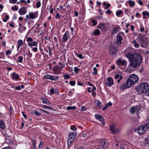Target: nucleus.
Returning a JSON list of instances; mask_svg holds the SVG:
<instances>
[{
	"mask_svg": "<svg viewBox=\"0 0 149 149\" xmlns=\"http://www.w3.org/2000/svg\"><path fill=\"white\" fill-rule=\"evenodd\" d=\"M126 57L129 59L130 64L127 67L128 70L133 71L138 69L142 61V58L140 55L128 53L126 55Z\"/></svg>",
	"mask_w": 149,
	"mask_h": 149,
	"instance_id": "1",
	"label": "nucleus"
},
{
	"mask_svg": "<svg viewBox=\"0 0 149 149\" xmlns=\"http://www.w3.org/2000/svg\"><path fill=\"white\" fill-rule=\"evenodd\" d=\"M149 90V85L146 82H142L137 86V92L139 94H147Z\"/></svg>",
	"mask_w": 149,
	"mask_h": 149,
	"instance_id": "2",
	"label": "nucleus"
},
{
	"mask_svg": "<svg viewBox=\"0 0 149 149\" xmlns=\"http://www.w3.org/2000/svg\"><path fill=\"white\" fill-rule=\"evenodd\" d=\"M148 126L146 125V124L140 125L135 129V132L138 133L140 135H143L147 131L149 130Z\"/></svg>",
	"mask_w": 149,
	"mask_h": 149,
	"instance_id": "3",
	"label": "nucleus"
},
{
	"mask_svg": "<svg viewBox=\"0 0 149 149\" xmlns=\"http://www.w3.org/2000/svg\"><path fill=\"white\" fill-rule=\"evenodd\" d=\"M133 84L134 83L129 78L126 82L120 85L119 88L121 90L125 89L130 88Z\"/></svg>",
	"mask_w": 149,
	"mask_h": 149,
	"instance_id": "4",
	"label": "nucleus"
},
{
	"mask_svg": "<svg viewBox=\"0 0 149 149\" xmlns=\"http://www.w3.org/2000/svg\"><path fill=\"white\" fill-rule=\"evenodd\" d=\"M138 39L140 43L141 47L144 48H146L148 43L147 38L141 35L138 38Z\"/></svg>",
	"mask_w": 149,
	"mask_h": 149,
	"instance_id": "5",
	"label": "nucleus"
},
{
	"mask_svg": "<svg viewBox=\"0 0 149 149\" xmlns=\"http://www.w3.org/2000/svg\"><path fill=\"white\" fill-rule=\"evenodd\" d=\"M44 78L49 79L53 81H56L59 79V77L57 76H53L48 74L45 75L44 77Z\"/></svg>",
	"mask_w": 149,
	"mask_h": 149,
	"instance_id": "6",
	"label": "nucleus"
},
{
	"mask_svg": "<svg viewBox=\"0 0 149 149\" xmlns=\"http://www.w3.org/2000/svg\"><path fill=\"white\" fill-rule=\"evenodd\" d=\"M129 78L134 84L137 82L139 80L138 77L134 74L131 75Z\"/></svg>",
	"mask_w": 149,
	"mask_h": 149,
	"instance_id": "7",
	"label": "nucleus"
},
{
	"mask_svg": "<svg viewBox=\"0 0 149 149\" xmlns=\"http://www.w3.org/2000/svg\"><path fill=\"white\" fill-rule=\"evenodd\" d=\"M108 143L104 140L101 141L98 148L99 149H107V147Z\"/></svg>",
	"mask_w": 149,
	"mask_h": 149,
	"instance_id": "8",
	"label": "nucleus"
},
{
	"mask_svg": "<svg viewBox=\"0 0 149 149\" xmlns=\"http://www.w3.org/2000/svg\"><path fill=\"white\" fill-rule=\"evenodd\" d=\"M140 110V107L139 106H136L135 107H133L130 108V112L132 114H134L136 112L138 113Z\"/></svg>",
	"mask_w": 149,
	"mask_h": 149,
	"instance_id": "9",
	"label": "nucleus"
},
{
	"mask_svg": "<svg viewBox=\"0 0 149 149\" xmlns=\"http://www.w3.org/2000/svg\"><path fill=\"white\" fill-rule=\"evenodd\" d=\"M95 117L97 120L100 121L103 125H105L104 119L101 115L98 114H96L95 115Z\"/></svg>",
	"mask_w": 149,
	"mask_h": 149,
	"instance_id": "10",
	"label": "nucleus"
},
{
	"mask_svg": "<svg viewBox=\"0 0 149 149\" xmlns=\"http://www.w3.org/2000/svg\"><path fill=\"white\" fill-rule=\"evenodd\" d=\"M106 84L107 86H111L113 84V79L111 77H109L107 78Z\"/></svg>",
	"mask_w": 149,
	"mask_h": 149,
	"instance_id": "11",
	"label": "nucleus"
},
{
	"mask_svg": "<svg viewBox=\"0 0 149 149\" xmlns=\"http://www.w3.org/2000/svg\"><path fill=\"white\" fill-rule=\"evenodd\" d=\"M116 63L118 65H121L123 66H126L127 64V62L125 60H122L120 59L117 60L116 61Z\"/></svg>",
	"mask_w": 149,
	"mask_h": 149,
	"instance_id": "12",
	"label": "nucleus"
},
{
	"mask_svg": "<svg viewBox=\"0 0 149 149\" xmlns=\"http://www.w3.org/2000/svg\"><path fill=\"white\" fill-rule=\"evenodd\" d=\"M110 128L112 133H115L118 132L119 130L118 129H116L115 128V125H112L110 126Z\"/></svg>",
	"mask_w": 149,
	"mask_h": 149,
	"instance_id": "13",
	"label": "nucleus"
},
{
	"mask_svg": "<svg viewBox=\"0 0 149 149\" xmlns=\"http://www.w3.org/2000/svg\"><path fill=\"white\" fill-rule=\"evenodd\" d=\"M19 13L21 15L25 14L27 12V10L24 7L20 8L18 11Z\"/></svg>",
	"mask_w": 149,
	"mask_h": 149,
	"instance_id": "14",
	"label": "nucleus"
},
{
	"mask_svg": "<svg viewBox=\"0 0 149 149\" xmlns=\"http://www.w3.org/2000/svg\"><path fill=\"white\" fill-rule=\"evenodd\" d=\"M77 134L75 132H70L69 134L68 139L72 140H74Z\"/></svg>",
	"mask_w": 149,
	"mask_h": 149,
	"instance_id": "15",
	"label": "nucleus"
},
{
	"mask_svg": "<svg viewBox=\"0 0 149 149\" xmlns=\"http://www.w3.org/2000/svg\"><path fill=\"white\" fill-rule=\"evenodd\" d=\"M97 28L101 29V30L102 31H106L107 29L106 27L105 26L104 24L103 23L99 24H98Z\"/></svg>",
	"mask_w": 149,
	"mask_h": 149,
	"instance_id": "16",
	"label": "nucleus"
},
{
	"mask_svg": "<svg viewBox=\"0 0 149 149\" xmlns=\"http://www.w3.org/2000/svg\"><path fill=\"white\" fill-rule=\"evenodd\" d=\"M68 37L69 32L68 31H66L65 32L63 38V42H64L67 41L68 40Z\"/></svg>",
	"mask_w": 149,
	"mask_h": 149,
	"instance_id": "17",
	"label": "nucleus"
},
{
	"mask_svg": "<svg viewBox=\"0 0 149 149\" xmlns=\"http://www.w3.org/2000/svg\"><path fill=\"white\" fill-rule=\"evenodd\" d=\"M11 76L13 80L16 81L19 78V75L15 72L12 73Z\"/></svg>",
	"mask_w": 149,
	"mask_h": 149,
	"instance_id": "18",
	"label": "nucleus"
},
{
	"mask_svg": "<svg viewBox=\"0 0 149 149\" xmlns=\"http://www.w3.org/2000/svg\"><path fill=\"white\" fill-rule=\"evenodd\" d=\"M118 49H117V48L113 46L111 47L110 48V54H114L116 53Z\"/></svg>",
	"mask_w": 149,
	"mask_h": 149,
	"instance_id": "19",
	"label": "nucleus"
},
{
	"mask_svg": "<svg viewBox=\"0 0 149 149\" xmlns=\"http://www.w3.org/2000/svg\"><path fill=\"white\" fill-rule=\"evenodd\" d=\"M116 39V43L118 45L120 44L121 43V41L123 39L122 36L118 34L117 35Z\"/></svg>",
	"mask_w": 149,
	"mask_h": 149,
	"instance_id": "20",
	"label": "nucleus"
},
{
	"mask_svg": "<svg viewBox=\"0 0 149 149\" xmlns=\"http://www.w3.org/2000/svg\"><path fill=\"white\" fill-rule=\"evenodd\" d=\"M23 41L22 40L20 39L18 40L17 44V51L19 49L20 47L23 45Z\"/></svg>",
	"mask_w": 149,
	"mask_h": 149,
	"instance_id": "21",
	"label": "nucleus"
},
{
	"mask_svg": "<svg viewBox=\"0 0 149 149\" xmlns=\"http://www.w3.org/2000/svg\"><path fill=\"white\" fill-rule=\"evenodd\" d=\"M100 33V31L99 30L96 29H94L93 33H91L92 35L95 36L96 35H98Z\"/></svg>",
	"mask_w": 149,
	"mask_h": 149,
	"instance_id": "22",
	"label": "nucleus"
},
{
	"mask_svg": "<svg viewBox=\"0 0 149 149\" xmlns=\"http://www.w3.org/2000/svg\"><path fill=\"white\" fill-rule=\"evenodd\" d=\"M120 28L119 26H117L115 27L112 31V34H114L116 33L118 31Z\"/></svg>",
	"mask_w": 149,
	"mask_h": 149,
	"instance_id": "23",
	"label": "nucleus"
},
{
	"mask_svg": "<svg viewBox=\"0 0 149 149\" xmlns=\"http://www.w3.org/2000/svg\"><path fill=\"white\" fill-rule=\"evenodd\" d=\"M29 46L31 48H33V46L37 47V43L36 41H33L31 43H29Z\"/></svg>",
	"mask_w": 149,
	"mask_h": 149,
	"instance_id": "24",
	"label": "nucleus"
},
{
	"mask_svg": "<svg viewBox=\"0 0 149 149\" xmlns=\"http://www.w3.org/2000/svg\"><path fill=\"white\" fill-rule=\"evenodd\" d=\"M30 18L32 19H34L36 17V13H29Z\"/></svg>",
	"mask_w": 149,
	"mask_h": 149,
	"instance_id": "25",
	"label": "nucleus"
},
{
	"mask_svg": "<svg viewBox=\"0 0 149 149\" xmlns=\"http://www.w3.org/2000/svg\"><path fill=\"white\" fill-rule=\"evenodd\" d=\"M0 128L3 130L5 128L4 123L2 120L0 121Z\"/></svg>",
	"mask_w": 149,
	"mask_h": 149,
	"instance_id": "26",
	"label": "nucleus"
},
{
	"mask_svg": "<svg viewBox=\"0 0 149 149\" xmlns=\"http://www.w3.org/2000/svg\"><path fill=\"white\" fill-rule=\"evenodd\" d=\"M42 100L43 103L44 104H49V102L47 99L45 97H44L42 98Z\"/></svg>",
	"mask_w": 149,
	"mask_h": 149,
	"instance_id": "27",
	"label": "nucleus"
},
{
	"mask_svg": "<svg viewBox=\"0 0 149 149\" xmlns=\"http://www.w3.org/2000/svg\"><path fill=\"white\" fill-rule=\"evenodd\" d=\"M128 3L131 7L134 6L135 5V2L131 0H129L128 1Z\"/></svg>",
	"mask_w": 149,
	"mask_h": 149,
	"instance_id": "28",
	"label": "nucleus"
},
{
	"mask_svg": "<svg viewBox=\"0 0 149 149\" xmlns=\"http://www.w3.org/2000/svg\"><path fill=\"white\" fill-rule=\"evenodd\" d=\"M58 64L60 65V66L59 65L58 66L57 68L58 69H60L61 68H64L65 67V65L62 64L61 62H58Z\"/></svg>",
	"mask_w": 149,
	"mask_h": 149,
	"instance_id": "29",
	"label": "nucleus"
},
{
	"mask_svg": "<svg viewBox=\"0 0 149 149\" xmlns=\"http://www.w3.org/2000/svg\"><path fill=\"white\" fill-rule=\"evenodd\" d=\"M33 40V39L31 38L28 37L26 40V41L28 42V45H29V43H31Z\"/></svg>",
	"mask_w": 149,
	"mask_h": 149,
	"instance_id": "30",
	"label": "nucleus"
},
{
	"mask_svg": "<svg viewBox=\"0 0 149 149\" xmlns=\"http://www.w3.org/2000/svg\"><path fill=\"white\" fill-rule=\"evenodd\" d=\"M103 5L104 6L106 5V6L104 7V8L105 9H107L110 6V5L109 3L107 4L106 3L104 2L103 3Z\"/></svg>",
	"mask_w": 149,
	"mask_h": 149,
	"instance_id": "31",
	"label": "nucleus"
},
{
	"mask_svg": "<svg viewBox=\"0 0 149 149\" xmlns=\"http://www.w3.org/2000/svg\"><path fill=\"white\" fill-rule=\"evenodd\" d=\"M76 109V107L74 106L70 107L68 106L67 108V109L68 110H70L71 109L75 110Z\"/></svg>",
	"mask_w": 149,
	"mask_h": 149,
	"instance_id": "32",
	"label": "nucleus"
},
{
	"mask_svg": "<svg viewBox=\"0 0 149 149\" xmlns=\"http://www.w3.org/2000/svg\"><path fill=\"white\" fill-rule=\"evenodd\" d=\"M144 16L147 15L149 17V12L147 11H144L142 12Z\"/></svg>",
	"mask_w": 149,
	"mask_h": 149,
	"instance_id": "33",
	"label": "nucleus"
},
{
	"mask_svg": "<svg viewBox=\"0 0 149 149\" xmlns=\"http://www.w3.org/2000/svg\"><path fill=\"white\" fill-rule=\"evenodd\" d=\"M23 59V57L22 56H19V59L17 61L19 63H21L22 62Z\"/></svg>",
	"mask_w": 149,
	"mask_h": 149,
	"instance_id": "34",
	"label": "nucleus"
},
{
	"mask_svg": "<svg viewBox=\"0 0 149 149\" xmlns=\"http://www.w3.org/2000/svg\"><path fill=\"white\" fill-rule=\"evenodd\" d=\"M93 70L94 72H93V73L95 75H96L97 74V69L96 67H94Z\"/></svg>",
	"mask_w": 149,
	"mask_h": 149,
	"instance_id": "35",
	"label": "nucleus"
},
{
	"mask_svg": "<svg viewBox=\"0 0 149 149\" xmlns=\"http://www.w3.org/2000/svg\"><path fill=\"white\" fill-rule=\"evenodd\" d=\"M42 107L44 109H52V108L45 105H43Z\"/></svg>",
	"mask_w": 149,
	"mask_h": 149,
	"instance_id": "36",
	"label": "nucleus"
},
{
	"mask_svg": "<svg viewBox=\"0 0 149 149\" xmlns=\"http://www.w3.org/2000/svg\"><path fill=\"white\" fill-rule=\"evenodd\" d=\"M73 141V140H71L70 139H68L67 140L68 145V146L70 145Z\"/></svg>",
	"mask_w": 149,
	"mask_h": 149,
	"instance_id": "37",
	"label": "nucleus"
},
{
	"mask_svg": "<svg viewBox=\"0 0 149 149\" xmlns=\"http://www.w3.org/2000/svg\"><path fill=\"white\" fill-rule=\"evenodd\" d=\"M11 9L12 10H18V8L17 6L16 5H15L14 7H12Z\"/></svg>",
	"mask_w": 149,
	"mask_h": 149,
	"instance_id": "38",
	"label": "nucleus"
},
{
	"mask_svg": "<svg viewBox=\"0 0 149 149\" xmlns=\"http://www.w3.org/2000/svg\"><path fill=\"white\" fill-rule=\"evenodd\" d=\"M91 22L93 23V26H94L97 24V21L94 19H92L91 20Z\"/></svg>",
	"mask_w": 149,
	"mask_h": 149,
	"instance_id": "39",
	"label": "nucleus"
},
{
	"mask_svg": "<svg viewBox=\"0 0 149 149\" xmlns=\"http://www.w3.org/2000/svg\"><path fill=\"white\" fill-rule=\"evenodd\" d=\"M76 56L79 58H80V59H83V57L82 54H78L77 53H76Z\"/></svg>",
	"mask_w": 149,
	"mask_h": 149,
	"instance_id": "40",
	"label": "nucleus"
},
{
	"mask_svg": "<svg viewBox=\"0 0 149 149\" xmlns=\"http://www.w3.org/2000/svg\"><path fill=\"white\" fill-rule=\"evenodd\" d=\"M76 82L75 81H71L69 82L70 84L72 86H74Z\"/></svg>",
	"mask_w": 149,
	"mask_h": 149,
	"instance_id": "41",
	"label": "nucleus"
},
{
	"mask_svg": "<svg viewBox=\"0 0 149 149\" xmlns=\"http://www.w3.org/2000/svg\"><path fill=\"white\" fill-rule=\"evenodd\" d=\"M122 13V11L121 10H119L118 11H117L116 12V15L117 16L119 15Z\"/></svg>",
	"mask_w": 149,
	"mask_h": 149,
	"instance_id": "42",
	"label": "nucleus"
},
{
	"mask_svg": "<svg viewBox=\"0 0 149 149\" xmlns=\"http://www.w3.org/2000/svg\"><path fill=\"white\" fill-rule=\"evenodd\" d=\"M41 2L40 1H39L37 2L36 4V7L37 8H39L41 5Z\"/></svg>",
	"mask_w": 149,
	"mask_h": 149,
	"instance_id": "43",
	"label": "nucleus"
},
{
	"mask_svg": "<svg viewBox=\"0 0 149 149\" xmlns=\"http://www.w3.org/2000/svg\"><path fill=\"white\" fill-rule=\"evenodd\" d=\"M70 76L68 74L64 75L63 76V78L64 79H68L70 78Z\"/></svg>",
	"mask_w": 149,
	"mask_h": 149,
	"instance_id": "44",
	"label": "nucleus"
},
{
	"mask_svg": "<svg viewBox=\"0 0 149 149\" xmlns=\"http://www.w3.org/2000/svg\"><path fill=\"white\" fill-rule=\"evenodd\" d=\"M50 95L54 94L55 93L54 88H52L50 90Z\"/></svg>",
	"mask_w": 149,
	"mask_h": 149,
	"instance_id": "45",
	"label": "nucleus"
},
{
	"mask_svg": "<svg viewBox=\"0 0 149 149\" xmlns=\"http://www.w3.org/2000/svg\"><path fill=\"white\" fill-rule=\"evenodd\" d=\"M79 69L77 67H75L74 68V71L76 73L78 72L79 71Z\"/></svg>",
	"mask_w": 149,
	"mask_h": 149,
	"instance_id": "46",
	"label": "nucleus"
},
{
	"mask_svg": "<svg viewBox=\"0 0 149 149\" xmlns=\"http://www.w3.org/2000/svg\"><path fill=\"white\" fill-rule=\"evenodd\" d=\"M70 129L73 131H76L77 130V128L74 126L73 125L70 127Z\"/></svg>",
	"mask_w": 149,
	"mask_h": 149,
	"instance_id": "47",
	"label": "nucleus"
},
{
	"mask_svg": "<svg viewBox=\"0 0 149 149\" xmlns=\"http://www.w3.org/2000/svg\"><path fill=\"white\" fill-rule=\"evenodd\" d=\"M9 18V17L8 15H6V18H4L3 19V21L4 22H6L7 21V20Z\"/></svg>",
	"mask_w": 149,
	"mask_h": 149,
	"instance_id": "48",
	"label": "nucleus"
},
{
	"mask_svg": "<svg viewBox=\"0 0 149 149\" xmlns=\"http://www.w3.org/2000/svg\"><path fill=\"white\" fill-rule=\"evenodd\" d=\"M145 141L146 144H148L149 145V138H146L145 139Z\"/></svg>",
	"mask_w": 149,
	"mask_h": 149,
	"instance_id": "49",
	"label": "nucleus"
},
{
	"mask_svg": "<svg viewBox=\"0 0 149 149\" xmlns=\"http://www.w3.org/2000/svg\"><path fill=\"white\" fill-rule=\"evenodd\" d=\"M34 114L37 116H39L40 115V114L37 111H35V112Z\"/></svg>",
	"mask_w": 149,
	"mask_h": 149,
	"instance_id": "50",
	"label": "nucleus"
},
{
	"mask_svg": "<svg viewBox=\"0 0 149 149\" xmlns=\"http://www.w3.org/2000/svg\"><path fill=\"white\" fill-rule=\"evenodd\" d=\"M81 110L83 111H85L86 110V108L84 106H82L81 108Z\"/></svg>",
	"mask_w": 149,
	"mask_h": 149,
	"instance_id": "51",
	"label": "nucleus"
},
{
	"mask_svg": "<svg viewBox=\"0 0 149 149\" xmlns=\"http://www.w3.org/2000/svg\"><path fill=\"white\" fill-rule=\"evenodd\" d=\"M17 0H9L10 2L15 4L16 3Z\"/></svg>",
	"mask_w": 149,
	"mask_h": 149,
	"instance_id": "52",
	"label": "nucleus"
},
{
	"mask_svg": "<svg viewBox=\"0 0 149 149\" xmlns=\"http://www.w3.org/2000/svg\"><path fill=\"white\" fill-rule=\"evenodd\" d=\"M123 78V76L122 75H120L119 78L117 80V82L118 83H119L120 81V80L122 79Z\"/></svg>",
	"mask_w": 149,
	"mask_h": 149,
	"instance_id": "53",
	"label": "nucleus"
},
{
	"mask_svg": "<svg viewBox=\"0 0 149 149\" xmlns=\"http://www.w3.org/2000/svg\"><path fill=\"white\" fill-rule=\"evenodd\" d=\"M92 88H91V92H93V91H95L96 89V88L95 87L93 86Z\"/></svg>",
	"mask_w": 149,
	"mask_h": 149,
	"instance_id": "54",
	"label": "nucleus"
},
{
	"mask_svg": "<svg viewBox=\"0 0 149 149\" xmlns=\"http://www.w3.org/2000/svg\"><path fill=\"white\" fill-rule=\"evenodd\" d=\"M43 144V142H42L41 141L39 146V148H42Z\"/></svg>",
	"mask_w": 149,
	"mask_h": 149,
	"instance_id": "55",
	"label": "nucleus"
},
{
	"mask_svg": "<svg viewBox=\"0 0 149 149\" xmlns=\"http://www.w3.org/2000/svg\"><path fill=\"white\" fill-rule=\"evenodd\" d=\"M134 46L136 47V48H139V44H138L137 42L135 43V44H134Z\"/></svg>",
	"mask_w": 149,
	"mask_h": 149,
	"instance_id": "56",
	"label": "nucleus"
},
{
	"mask_svg": "<svg viewBox=\"0 0 149 149\" xmlns=\"http://www.w3.org/2000/svg\"><path fill=\"white\" fill-rule=\"evenodd\" d=\"M111 13V11L109 9H108L106 12V13H107L108 14H110Z\"/></svg>",
	"mask_w": 149,
	"mask_h": 149,
	"instance_id": "57",
	"label": "nucleus"
},
{
	"mask_svg": "<svg viewBox=\"0 0 149 149\" xmlns=\"http://www.w3.org/2000/svg\"><path fill=\"white\" fill-rule=\"evenodd\" d=\"M120 77V76L119 75L117 74L115 76L114 78L115 79H116L119 78Z\"/></svg>",
	"mask_w": 149,
	"mask_h": 149,
	"instance_id": "58",
	"label": "nucleus"
},
{
	"mask_svg": "<svg viewBox=\"0 0 149 149\" xmlns=\"http://www.w3.org/2000/svg\"><path fill=\"white\" fill-rule=\"evenodd\" d=\"M77 84L78 86H83V84L80 81H78L77 82Z\"/></svg>",
	"mask_w": 149,
	"mask_h": 149,
	"instance_id": "59",
	"label": "nucleus"
},
{
	"mask_svg": "<svg viewBox=\"0 0 149 149\" xmlns=\"http://www.w3.org/2000/svg\"><path fill=\"white\" fill-rule=\"evenodd\" d=\"M60 16L59 14H56L55 16V18L56 19L59 18H60Z\"/></svg>",
	"mask_w": 149,
	"mask_h": 149,
	"instance_id": "60",
	"label": "nucleus"
},
{
	"mask_svg": "<svg viewBox=\"0 0 149 149\" xmlns=\"http://www.w3.org/2000/svg\"><path fill=\"white\" fill-rule=\"evenodd\" d=\"M140 31L141 32L144 31V27H142L141 26H140Z\"/></svg>",
	"mask_w": 149,
	"mask_h": 149,
	"instance_id": "61",
	"label": "nucleus"
},
{
	"mask_svg": "<svg viewBox=\"0 0 149 149\" xmlns=\"http://www.w3.org/2000/svg\"><path fill=\"white\" fill-rule=\"evenodd\" d=\"M11 53L10 51L9 50H8L6 52V54L7 55H8L10 54Z\"/></svg>",
	"mask_w": 149,
	"mask_h": 149,
	"instance_id": "62",
	"label": "nucleus"
},
{
	"mask_svg": "<svg viewBox=\"0 0 149 149\" xmlns=\"http://www.w3.org/2000/svg\"><path fill=\"white\" fill-rule=\"evenodd\" d=\"M9 25L11 27H15V26L14 25L13 23L12 22Z\"/></svg>",
	"mask_w": 149,
	"mask_h": 149,
	"instance_id": "63",
	"label": "nucleus"
},
{
	"mask_svg": "<svg viewBox=\"0 0 149 149\" xmlns=\"http://www.w3.org/2000/svg\"><path fill=\"white\" fill-rule=\"evenodd\" d=\"M147 124H146V125L148 126L149 128V117L147 119Z\"/></svg>",
	"mask_w": 149,
	"mask_h": 149,
	"instance_id": "64",
	"label": "nucleus"
}]
</instances>
